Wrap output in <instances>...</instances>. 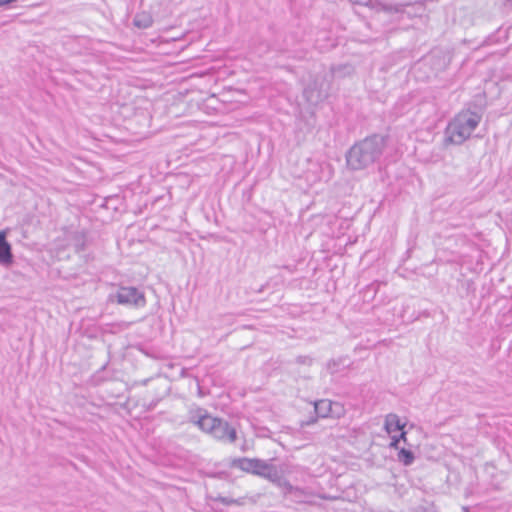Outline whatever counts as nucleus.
<instances>
[{
	"instance_id": "f257e3e1",
	"label": "nucleus",
	"mask_w": 512,
	"mask_h": 512,
	"mask_svg": "<svg viewBox=\"0 0 512 512\" xmlns=\"http://www.w3.org/2000/svg\"><path fill=\"white\" fill-rule=\"evenodd\" d=\"M385 139L374 135L355 144L347 154V164L353 170H360L373 164L383 152Z\"/></svg>"
},
{
	"instance_id": "f03ea898",
	"label": "nucleus",
	"mask_w": 512,
	"mask_h": 512,
	"mask_svg": "<svg viewBox=\"0 0 512 512\" xmlns=\"http://www.w3.org/2000/svg\"><path fill=\"white\" fill-rule=\"evenodd\" d=\"M482 116L471 110L458 113L449 123L445 131L447 143L460 145L464 143L479 125Z\"/></svg>"
},
{
	"instance_id": "7ed1b4c3",
	"label": "nucleus",
	"mask_w": 512,
	"mask_h": 512,
	"mask_svg": "<svg viewBox=\"0 0 512 512\" xmlns=\"http://www.w3.org/2000/svg\"><path fill=\"white\" fill-rule=\"evenodd\" d=\"M191 422L203 432L210 434L217 440L233 443L236 440V431L226 421L209 415L202 409L191 413Z\"/></svg>"
},
{
	"instance_id": "20e7f679",
	"label": "nucleus",
	"mask_w": 512,
	"mask_h": 512,
	"mask_svg": "<svg viewBox=\"0 0 512 512\" xmlns=\"http://www.w3.org/2000/svg\"><path fill=\"white\" fill-rule=\"evenodd\" d=\"M302 473V468L297 465L282 464L280 466H275L269 463L263 478L275 484L283 491L284 494L287 495L297 490V488L289 482L287 476H293Z\"/></svg>"
},
{
	"instance_id": "39448f33",
	"label": "nucleus",
	"mask_w": 512,
	"mask_h": 512,
	"mask_svg": "<svg viewBox=\"0 0 512 512\" xmlns=\"http://www.w3.org/2000/svg\"><path fill=\"white\" fill-rule=\"evenodd\" d=\"M384 426L386 432L391 436V447L397 449L401 440L406 441V433L403 431L405 424L401 423L396 414H388Z\"/></svg>"
},
{
	"instance_id": "423d86ee",
	"label": "nucleus",
	"mask_w": 512,
	"mask_h": 512,
	"mask_svg": "<svg viewBox=\"0 0 512 512\" xmlns=\"http://www.w3.org/2000/svg\"><path fill=\"white\" fill-rule=\"evenodd\" d=\"M115 298L119 304L123 305L143 307L146 303L144 293L135 287H120Z\"/></svg>"
},
{
	"instance_id": "0eeeda50",
	"label": "nucleus",
	"mask_w": 512,
	"mask_h": 512,
	"mask_svg": "<svg viewBox=\"0 0 512 512\" xmlns=\"http://www.w3.org/2000/svg\"><path fill=\"white\" fill-rule=\"evenodd\" d=\"M333 177V168L327 162L310 163L306 172V180L311 184L318 182H328Z\"/></svg>"
},
{
	"instance_id": "6e6552de",
	"label": "nucleus",
	"mask_w": 512,
	"mask_h": 512,
	"mask_svg": "<svg viewBox=\"0 0 512 512\" xmlns=\"http://www.w3.org/2000/svg\"><path fill=\"white\" fill-rule=\"evenodd\" d=\"M314 409L319 417L339 418L344 413L343 406L338 402H332L328 399H322L314 403Z\"/></svg>"
},
{
	"instance_id": "1a4fd4ad",
	"label": "nucleus",
	"mask_w": 512,
	"mask_h": 512,
	"mask_svg": "<svg viewBox=\"0 0 512 512\" xmlns=\"http://www.w3.org/2000/svg\"><path fill=\"white\" fill-rule=\"evenodd\" d=\"M13 255L11 246L6 240V232L0 231V263L9 265L12 263Z\"/></svg>"
},
{
	"instance_id": "9d476101",
	"label": "nucleus",
	"mask_w": 512,
	"mask_h": 512,
	"mask_svg": "<svg viewBox=\"0 0 512 512\" xmlns=\"http://www.w3.org/2000/svg\"><path fill=\"white\" fill-rule=\"evenodd\" d=\"M323 84H321L320 88H317V84L312 86H308L304 89V96L307 101L311 104H315L320 101L326 95V89L322 88Z\"/></svg>"
},
{
	"instance_id": "9b49d317",
	"label": "nucleus",
	"mask_w": 512,
	"mask_h": 512,
	"mask_svg": "<svg viewBox=\"0 0 512 512\" xmlns=\"http://www.w3.org/2000/svg\"><path fill=\"white\" fill-rule=\"evenodd\" d=\"M133 24L140 29H147L152 26L153 18L152 15L148 12H139L135 15L133 19Z\"/></svg>"
},
{
	"instance_id": "f8f14e48",
	"label": "nucleus",
	"mask_w": 512,
	"mask_h": 512,
	"mask_svg": "<svg viewBox=\"0 0 512 512\" xmlns=\"http://www.w3.org/2000/svg\"><path fill=\"white\" fill-rule=\"evenodd\" d=\"M398 460L405 466H409L414 461V454L410 450L402 448L398 452Z\"/></svg>"
},
{
	"instance_id": "ddd939ff",
	"label": "nucleus",
	"mask_w": 512,
	"mask_h": 512,
	"mask_svg": "<svg viewBox=\"0 0 512 512\" xmlns=\"http://www.w3.org/2000/svg\"><path fill=\"white\" fill-rule=\"evenodd\" d=\"M269 463L270 462H268V461H264V460H260V459H254V462H253V472L252 473L255 474V475L263 477V475H264V473H265Z\"/></svg>"
},
{
	"instance_id": "4468645a",
	"label": "nucleus",
	"mask_w": 512,
	"mask_h": 512,
	"mask_svg": "<svg viewBox=\"0 0 512 512\" xmlns=\"http://www.w3.org/2000/svg\"><path fill=\"white\" fill-rule=\"evenodd\" d=\"M253 462H254V459L243 458V459L239 460V467L243 471L252 473L253 472Z\"/></svg>"
},
{
	"instance_id": "2eb2a0df",
	"label": "nucleus",
	"mask_w": 512,
	"mask_h": 512,
	"mask_svg": "<svg viewBox=\"0 0 512 512\" xmlns=\"http://www.w3.org/2000/svg\"><path fill=\"white\" fill-rule=\"evenodd\" d=\"M356 2L364 5H368L370 3V0H355Z\"/></svg>"
}]
</instances>
